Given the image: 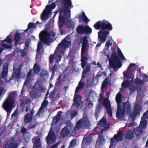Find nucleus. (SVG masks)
<instances>
[{
    "mask_svg": "<svg viewBox=\"0 0 148 148\" xmlns=\"http://www.w3.org/2000/svg\"><path fill=\"white\" fill-rule=\"evenodd\" d=\"M56 2L58 7V10L55 12L53 17H54L59 12L58 25L60 31L63 34V31L62 28L64 26L65 21L71 17L70 8L73 7V6L72 5L71 0H57Z\"/></svg>",
    "mask_w": 148,
    "mask_h": 148,
    "instance_id": "f257e3e1",
    "label": "nucleus"
},
{
    "mask_svg": "<svg viewBox=\"0 0 148 148\" xmlns=\"http://www.w3.org/2000/svg\"><path fill=\"white\" fill-rule=\"evenodd\" d=\"M79 43L82 44L81 52V66L84 69L83 73H86L90 71L91 64L87 63L88 60V52L89 48L88 41L86 36L82 37L80 38Z\"/></svg>",
    "mask_w": 148,
    "mask_h": 148,
    "instance_id": "f03ea898",
    "label": "nucleus"
},
{
    "mask_svg": "<svg viewBox=\"0 0 148 148\" xmlns=\"http://www.w3.org/2000/svg\"><path fill=\"white\" fill-rule=\"evenodd\" d=\"M121 99V94L119 92L117 95L116 98L118 106L116 116L118 119H121L123 118L125 112L127 113H129L131 109V104L128 101L122 103V106H121L120 103L122 101Z\"/></svg>",
    "mask_w": 148,
    "mask_h": 148,
    "instance_id": "7ed1b4c3",
    "label": "nucleus"
},
{
    "mask_svg": "<svg viewBox=\"0 0 148 148\" xmlns=\"http://www.w3.org/2000/svg\"><path fill=\"white\" fill-rule=\"evenodd\" d=\"M14 93L13 92H11L3 104V107L7 112V115L10 114L14 106Z\"/></svg>",
    "mask_w": 148,
    "mask_h": 148,
    "instance_id": "20e7f679",
    "label": "nucleus"
},
{
    "mask_svg": "<svg viewBox=\"0 0 148 148\" xmlns=\"http://www.w3.org/2000/svg\"><path fill=\"white\" fill-rule=\"evenodd\" d=\"M56 33L53 31L50 32V34L47 31L45 30L41 31L39 34V39L44 43H49L51 39V36L54 37L55 36Z\"/></svg>",
    "mask_w": 148,
    "mask_h": 148,
    "instance_id": "39448f33",
    "label": "nucleus"
},
{
    "mask_svg": "<svg viewBox=\"0 0 148 148\" xmlns=\"http://www.w3.org/2000/svg\"><path fill=\"white\" fill-rule=\"evenodd\" d=\"M111 56L112 59L109 60V65L110 67L115 69L116 68L118 69L121 68L122 63L116 55V53L112 52Z\"/></svg>",
    "mask_w": 148,
    "mask_h": 148,
    "instance_id": "423d86ee",
    "label": "nucleus"
},
{
    "mask_svg": "<svg viewBox=\"0 0 148 148\" xmlns=\"http://www.w3.org/2000/svg\"><path fill=\"white\" fill-rule=\"evenodd\" d=\"M56 2L53 3L49 5H47L41 15V19L42 20L47 19L48 18L49 15L51 12L52 9L55 8L56 7Z\"/></svg>",
    "mask_w": 148,
    "mask_h": 148,
    "instance_id": "0eeeda50",
    "label": "nucleus"
},
{
    "mask_svg": "<svg viewBox=\"0 0 148 148\" xmlns=\"http://www.w3.org/2000/svg\"><path fill=\"white\" fill-rule=\"evenodd\" d=\"M83 115V119H82L79 120L76 123L74 130H80L81 128L85 127L88 126L89 124L88 118L87 115H86L84 117Z\"/></svg>",
    "mask_w": 148,
    "mask_h": 148,
    "instance_id": "6e6552de",
    "label": "nucleus"
},
{
    "mask_svg": "<svg viewBox=\"0 0 148 148\" xmlns=\"http://www.w3.org/2000/svg\"><path fill=\"white\" fill-rule=\"evenodd\" d=\"M142 109V107L139 104L137 103L134 105L133 112H131L130 115L131 120L133 121H135L136 116L137 115H139Z\"/></svg>",
    "mask_w": 148,
    "mask_h": 148,
    "instance_id": "1a4fd4ad",
    "label": "nucleus"
},
{
    "mask_svg": "<svg viewBox=\"0 0 148 148\" xmlns=\"http://www.w3.org/2000/svg\"><path fill=\"white\" fill-rule=\"evenodd\" d=\"M8 66L9 64L8 63H5L4 64L3 67V69L0 74V78L5 80L7 79L8 73Z\"/></svg>",
    "mask_w": 148,
    "mask_h": 148,
    "instance_id": "9d476101",
    "label": "nucleus"
},
{
    "mask_svg": "<svg viewBox=\"0 0 148 148\" xmlns=\"http://www.w3.org/2000/svg\"><path fill=\"white\" fill-rule=\"evenodd\" d=\"M15 138L14 137H12L8 143L5 145V148H18V144L16 142H14Z\"/></svg>",
    "mask_w": 148,
    "mask_h": 148,
    "instance_id": "9b49d317",
    "label": "nucleus"
},
{
    "mask_svg": "<svg viewBox=\"0 0 148 148\" xmlns=\"http://www.w3.org/2000/svg\"><path fill=\"white\" fill-rule=\"evenodd\" d=\"M109 31H101L98 33V39L101 43H104L106 40L107 36L109 34Z\"/></svg>",
    "mask_w": 148,
    "mask_h": 148,
    "instance_id": "f8f14e48",
    "label": "nucleus"
},
{
    "mask_svg": "<svg viewBox=\"0 0 148 148\" xmlns=\"http://www.w3.org/2000/svg\"><path fill=\"white\" fill-rule=\"evenodd\" d=\"M55 134L50 131L46 137L47 143L48 145L53 144L55 142Z\"/></svg>",
    "mask_w": 148,
    "mask_h": 148,
    "instance_id": "ddd939ff",
    "label": "nucleus"
},
{
    "mask_svg": "<svg viewBox=\"0 0 148 148\" xmlns=\"http://www.w3.org/2000/svg\"><path fill=\"white\" fill-rule=\"evenodd\" d=\"M136 64L135 63H130L128 68L126 72L125 73L124 72H123L124 77L128 79H131L132 80L133 79L134 76H132V74L130 71V69L131 67H133L135 66Z\"/></svg>",
    "mask_w": 148,
    "mask_h": 148,
    "instance_id": "4468645a",
    "label": "nucleus"
},
{
    "mask_svg": "<svg viewBox=\"0 0 148 148\" xmlns=\"http://www.w3.org/2000/svg\"><path fill=\"white\" fill-rule=\"evenodd\" d=\"M34 108L30 110V113H28L25 116L24 122L25 123H28L31 122L33 119V115L34 114V111L33 110Z\"/></svg>",
    "mask_w": 148,
    "mask_h": 148,
    "instance_id": "2eb2a0df",
    "label": "nucleus"
},
{
    "mask_svg": "<svg viewBox=\"0 0 148 148\" xmlns=\"http://www.w3.org/2000/svg\"><path fill=\"white\" fill-rule=\"evenodd\" d=\"M112 24L109 22L105 20L102 21L101 24L102 30H105L108 29L109 30H112Z\"/></svg>",
    "mask_w": 148,
    "mask_h": 148,
    "instance_id": "dca6fc26",
    "label": "nucleus"
},
{
    "mask_svg": "<svg viewBox=\"0 0 148 148\" xmlns=\"http://www.w3.org/2000/svg\"><path fill=\"white\" fill-rule=\"evenodd\" d=\"M46 97H45V99L42 102L40 107L39 108L38 112L36 114V115L38 116H40L41 113H43L44 112L43 110L46 108L48 104V101L46 100Z\"/></svg>",
    "mask_w": 148,
    "mask_h": 148,
    "instance_id": "f3484780",
    "label": "nucleus"
},
{
    "mask_svg": "<svg viewBox=\"0 0 148 148\" xmlns=\"http://www.w3.org/2000/svg\"><path fill=\"white\" fill-rule=\"evenodd\" d=\"M108 99L107 98H105L104 99L103 102L102 104L107 109V110L108 114L110 116H112V109L110 105L108 104Z\"/></svg>",
    "mask_w": 148,
    "mask_h": 148,
    "instance_id": "a211bd4d",
    "label": "nucleus"
},
{
    "mask_svg": "<svg viewBox=\"0 0 148 148\" xmlns=\"http://www.w3.org/2000/svg\"><path fill=\"white\" fill-rule=\"evenodd\" d=\"M33 143V148H42V143L40 139L38 137H34L32 139Z\"/></svg>",
    "mask_w": 148,
    "mask_h": 148,
    "instance_id": "6ab92c4d",
    "label": "nucleus"
},
{
    "mask_svg": "<svg viewBox=\"0 0 148 148\" xmlns=\"http://www.w3.org/2000/svg\"><path fill=\"white\" fill-rule=\"evenodd\" d=\"M81 96L75 94L74 96L73 105L75 106L76 108H77L80 106V99H79V97Z\"/></svg>",
    "mask_w": 148,
    "mask_h": 148,
    "instance_id": "aec40b11",
    "label": "nucleus"
},
{
    "mask_svg": "<svg viewBox=\"0 0 148 148\" xmlns=\"http://www.w3.org/2000/svg\"><path fill=\"white\" fill-rule=\"evenodd\" d=\"M70 42L65 39H64L58 45V47L66 48L68 47Z\"/></svg>",
    "mask_w": 148,
    "mask_h": 148,
    "instance_id": "412c9836",
    "label": "nucleus"
},
{
    "mask_svg": "<svg viewBox=\"0 0 148 148\" xmlns=\"http://www.w3.org/2000/svg\"><path fill=\"white\" fill-rule=\"evenodd\" d=\"M61 113L62 112L59 111L57 114L53 117L51 122L52 125H54L59 121Z\"/></svg>",
    "mask_w": 148,
    "mask_h": 148,
    "instance_id": "4be33fe9",
    "label": "nucleus"
},
{
    "mask_svg": "<svg viewBox=\"0 0 148 148\" xmlns=\"http://www.w3.org/2000/svg\"><path fill=\"white\" fill-rule=\"evenodd\" d=\"M125 136L126 138L131 140L132 139L134 136V134L133 132L131 130H127L125 134Z\"/></svg>",
    "mask_w": 148,
    "mask_h": 148,
    "instance_id": "5701e85b",
    "label": "nucleus"
},
{
    "mask_svg": "<svg viewBox=\"0 0 148 148\" xmlns=\"http://www.w3.org/2000/svg\"><path fill=\"white\" fill-rule=\"evenodd\" d=\"M124 134L122 133L121 131H119L117 134L114 135V137L116 140L117 141H121L123 140Z\"/></svg>",
    "mask_w": 148,
    "mask_h": 148,
    "instance_id": "b1692460",
    "label": "nucleus"
},
{
    "mask_svg": "<svg viewBox=\"0 0 148 148\" xmlns=\"http://www.w3.org/2000/svg\"><path fill=\"white\" fill-rule=\"evenodd\" d=\"M58 63H56L52 67H50L49 68V71H52V74L50 78L51 79H53L56 71L57 70L58 68Z\"/></svg>",
    "mask_w": 148,
    "mask_h": 148,
    "instance_id": "393cba45",
    "label": "nucleus"
},
{
    "mask_svg": "<svg viewBox=\"0 0 148 148\" xmlns=\"http://www.w3.org/2000/svg\"><path fill=\"white\" fill-rule=\"evenodd\" d=\"M85 25H79L76 29V31L78 34H84Z\"/></svg>",
    "mask_w": 148,
    "mask_h": 148,
    "instance_id": "a878e982",
    "label": "nucleus"
},
{
    "mask_svg": "<svg viewBox=\"0 0 148 148\" xmlns=\"http://www.w3.org/2000/svg\"><path fill=\"white\" fill-rule=\"evenodd\" d=\"M36 89L38 91L44 92L46 90V89L42 86V83L41 82H38L35 84Z\"/></svg>",
    "mask_w": 148,
    "mask_h": 148,
    "instance_id": "bb28decb",
    "label": "nucleus"
},
{
    "mask_svg": "<svg viewBox=\"0 0 148 148\" xmlns=\"http://www.w3.org/2000/svg\"><path fill=\"white\" fill-rule=\"evenodd\" d=\"M108 79L106 78L103 81L101 87V92L104 93V91L106 90L107 88V86L108 84Z\"/></svg>",
    "mask_w": 148,
    "mask_h": 148,
    "instance_id": "cd10ccee",
    "label": "nucleus"
},
{
    "mask_svg": "<svg viewBox=\"0 0 148 148\" xmlns=\"http://www.w3.org/2000/svg\"><path fill=\"white\" fill-rule=\"evenodd\" d=\"M69 134V131L66 126H65L61 130V134L62 137H65Z\"/></svg>",
    "mask_w": 148,
    "mask_h": 148,
    "instance_id": "c85d7f7f",
    "label": "nucleus"
},
{
    "mask_svg": "<svg viewBox=\"0 0 148 148\" xmlns=\"http://www.w3.org/2000/svg\"><path fill=\"white\" fill-rule=\"evenodd\" d=\"M134 131L135 135L136 136H139L143 132V128L140 127H138L134 130Z\"/></svg>",
    "mask_w": 148,
    "mask_h": 148,
    "instance_id": "c756f323",
    "label": "nucleus"
},
{
    "mask_svg": "<svg viewBox=\"0 0 148 148\" xmlns=\"http://www.w3.org/2000/svg\"><path fill=\"white\" fill-rule=\"evenodd\" d=\"M107 120L106 118H102L98 123L99 126L101 127H106L107 125Z\"/></svg>",
    "mask_w": 148,
    "mask_h": 148,
    "instance_id": "7c9ffc66",
    "label": "nucleus"
},
{
    "mask_svg": "<svg viewBox=\"0 0 148 148\" xmlns=\"http://www.w3.org/2000/svg\"><path fill=\"white\" fill-rule=\"evenodd\" d=\"M67 27L69 29H73L75 27V23L71 20H69L66 22Z\"/></svg>",
    "mask_w": 148,
    "mask_h": 148,
    "instance_id": "2f4dec72",
    "label": "nucleus"
},
{
    "mask_svg": "<svg viewBox=\"0 0 148 148\" xmlns=\"http://www.w3.org/2000/svg\"><path fill=\"white\" fill-rule=\"evenodd\" d=\"M92 32V29L88 25H85L84 34L87 35Z\"/></svg>",
    "mask_w": 148,
    "mask_h": 148,
    "instance_id": "473e14b6",
    "label": "nucleus"
},
{
    "mask_svg": "<svg viewBox=\"0 0 148 148\" xmlns=\"http://www.w3.org/2000/svg\"><path fill=\"white\" fill-rule=\"evenodd\" d=\"M84 85L85 84L83 82H81V81H80L79 82L78 86L76 88L75 94H76V93L78 92L79 90L83 88Z\"/></svg>",
    "mask_w": 148,
    "mask_h": 148,
    "instance_id": "72a5a7b5",
    "label": "nucleus"
},
{
    "mask_svg": "<svg viewBox=\"0 0 148 148\" xmlns=\"http://www.w3.org/2000/svg\"><path fill=\"white\" fill-rule=\"evenodd\" d=\"M117 52L118 56L121 60H126L121 52V49L118 47V48Z\"/></svg>",
    "mask_w": 148,
    "mask_h": 148,
    "instance_id": "f704fd0d",
    "label": "nucleus"
},
{
    "mask_svg": "<svg viewBox=\"0 0 148 148\" xmlns=\"http://www.w3.org/2000/svg\"><path fill=\"white\" fill-rule=\"evenodd\" d=\"M33 70L34 73L38 74L40 71V67L38 64L35 63L33 66Z\"/></svg>",
    "mask_w": 148,
    "mask_h": 148,
    "instance_id": "c9c22d12",
    "label": "nucleus"
},
{
    "mask_svg": "<svg viewBox=\"0 0 148 148\" xmlns=\"http://www.w3.org/2000/svg\"><path fill=\"white\" fill-rule=\"evenodd\" d=\"M91 141V139L89 137H84L82 142V145H89Z\"/></svg>",
    "mask_w": 148,
    "mask_h": 148,
    "instance_id": "e433bc0d",
    "label": "nucleus"
},
{
    "mask_svg": "<svg viewBox=\"0 0 148 148\" xmlns=\"http://www.w3.org/2000/svg\"><path fill=\"white\" fill-rule=\"evenodd\" d=\"M144 81L140 79L139 78L136 77L135 79L134 83L138 86H141L144 84Z\"/></svg>",
    "mask_w": 148,
    "mask_h": 148,
    "instance_id": "4c0bfd02",
    "label": "nucleus"
},
{
    "mask_svg": "<svg viewBox=\"0 0 148 148\" xmlns=\"http://www.w3.org/2000/svg\"><path fill=\"white\" fill-rule=\"evenodd\" d=\"M102 23V21H97L94 25V28L97 30H99L101 28V29Z\"/></svg>",
    "mask_w": 148,
    "mask_h": 148,
    "instance_id": "58836bf2",
    "label": "nucleus"
},
{
    "mask_svg": "<svg viewBox=\"0 0 148 148\" xmlns=\"http://www.w3.org/2000/svg\"><path fill=\"white\" fill-rule=\"evenodd\" d=\"M20 35V33H16L15 34L14 40H15V43L16 45L18 44V42L21 39Z\"/></svg>",
    "mask_w": 148,
    "mask_h": 148,
    "instance_id": "ea45409f",
    "label": "nucleus"
},
{
    "mask_svg": "<svg viewBox=\"0 0 148 148\" xmlns=\"http://www.w3.org/2000/svg\"><path fill=\"white\" fill-rule=\"evenodd\" d=\"M130 82L129 80H127L124 81L121 84L122 87L124 88H128L130 85Z\"/></svg>",
    "mask_w": 148,
    "mask_h": 148,
    "instance_id": "a19ab883",
    "label": "nucleus"
},
{
    "mask_svg": "<svg viewBox=\"0 0 148 148\" xmlns=\"http://www.w3.org/2000/svg\"><path fill=\"white\" fill-rule=\"evenodd\" d=\"M112 39L111 37H110L109 39L106 41L105 45L108 48L110 46H112Z\"/></svg>",
    "mask_w": 148,
    "mask_h": 148,
    "instance_id": "79ce46f5",
    "label": "nucleus"
},
{
    "mask_svg": "<svg viewBox=\"0 0 148 148\" xmlns=\"http://www.w3.org/2000/svg\"><path fill=\"white\" fill-rule=\"evenodd\" d=\"M20 73H21L15 71L14 73V76L13 77L12 76L10 79V80H12L14 78V77H15L16 79L20 78L21 77Z\"/></svg>",
    "mask_w": 148,
    "mask_h": 148,
    "instance_id": "37998d69",
    "label": "nucleus"
},
{
    "mask_svg": "<svg viewBox=\"0 0 148 148\" xmlns=\"http://www.w3.org/2000/svg\"><path fill=\"white\" fill-rule=\"evenodd\" d=\"M36 25H34V23L30 22L28 25L27 29H29L31 28L32 29H36Z\"/></svg>",
    "mask_w": 148,
    "mask_h": 148,
    "instance_id": "c03bdc74",
    "label": "nucleus"
},
{
    "mask_svg": "<svg viewBox=\"0 0 148 148\" xmlns=\"http://www.w3.org/2000/svg\"><path fill=\"white\" fill-rule=\"evenodd\" d=\"M30 94L31 98H34L38 95V93L36 91L32 90L30 92Z\"/></svg>",
    "mask_w": 148,
    "mask_h": 148,
    "instance_id": "a18cd8bd",
    "label": "nucleus"
},
{
    "mask_svg": "<svg viewBox=\"0 0 148 148\" xmlns=\"http://www.w3.org/2000/svg\"><path fill=\"white\" fill-rule=\"evenodd\" d=\"M31 42L30 39H27L25 43L24 50H27L29 48V45L30 44Z\"/></svg>",
    "mask_w": 148,
    "mask_h": 148,
    "instance_id": "49530a36",
    "label": "nucleus"
},
{
    "mask_svg": "<svg viewBox=\"0 0 148 148\" xmlns=\"http://www.w3.org/2000/svg\"><path fill=\"white\" fill-rule=\"evenodd\" d=\"M111 125L110 123H108V125L104 127L102 129H101V132H100V134L99 135H103V132L108 130L110 128V126Z\"/></svg>",
    "mask_w": 148,
    "mask_h": 148,
    "instance_id": "de8ad7c7",
    "label": "nucleus"
},
{
    "mask_svg": "<svg viewBox=\"0 0 148 148\" xmlns=\"http://www.w3.org/2000/svg\"><path fill=\"white\" fill-rule=\"evenodd\" d=\"M38 125V123L37 121H35L32 123L31 124L28 126V128L29 129L33 128L36 127Z\"/></svg>",
    "mask_w": 148,
    "mask_h": 148,
    "instance_id": "09e8293b",
    "label": "nucleus"
},
{
    "mask_svg": "<svg viewBox=\"0 0 148 148\" xmlns=\"http://www.w3.org/2000/svg\"><path fill=\"white\" fill-rule=\"evenodd\" d=\"M5 42H6L8 43H10L12 42V39L10 38V37L9 36H8L5 39L2 40V42L3 43Z\"/></svg>",
    "mask_w": 148,
    "mask_h": 148,
    "instance_id": "8fccbe9b",
    "label": "nucleus"
},
{
    "mask_svg": "<svg viewBox=\"0 0 148 148\" xmlns=\"http://www.w3.org/2000/svg\"><path fill=\"white\" fill-rule=\"evenodd\" d=\"M40 42L37 45V51L38 53L40 51L42 45V43H44L42 41H41L40 39Z\"/></svg>",
    "mask_w": 148,
    "mask_h": 148,
    "instance_id": "3c124183",
    "label": "nucleus"
},
{
    "mask_svg": "<svg viewBox=\"0 0 148 148\" xmlns=\"http://www.w3.org/2000/svg\"><path fill=\"white\" fill-rule=\"evenodd\" d=\"M147 121L145 119H141V121L140 122V125L141 126L145 128L147 125Z\"/></svg>",
    "mask_w": 148,
    "mask_h": 148,
    "instance_id": "603ef678",
    "label": "nucleus"
},
{
    "mask_svg": "<svg viewBox=\"0 0 148 148\" xmlns=\"http://www.w3.org/2000/svg\"><path fill=\"white\" fill-rule=\"evenodd\" d=\"M138 88L136 86L134 85H131L129 88V89L132 93L134 92Z\"/></svg>",
    "mask_w": 148,
    "mask_h": 148,
    "instance_id": "864d4df0",
    "label": "nucleus"
},
{
    "mask_svg": "<svg viewBox=\"0 0 148 148\" xmlns=\"http://www.w3.org/2000/svg\"><path fill=\"white\" fill-rule=\"evenodd\" d=\"M85 16V13L83 12H82L81 13L79 14L78 18L79 19L80 21H82Z\"/></svg>",
    "mask_w": 148,
    "mask_h": 148,
    "instance_id": "5fc2aeb1",
    "label": "nucleus"
},
{
    "mask_svg": "<svg viewBox=\"0 0 148 148\" xmlns=\"http://www.w3.org/2000/svg\"><path fill=\"white\" fill-rule=\"evenodd\" d=\"M48 73L46 71H42L40 73L41 77H45L48 75Z\"/></svg>",
    "mask_w": 148,
    "mask_h": 148,
    "instance_id": "6e6d98bb",
    "label": "nucleus"
},
{
    "mask_svg": "<svg viewBox=\"0 0 148 148\" xmlns=\"http://www.w3.org/2000/svg\"><path fill=\"white\" fill-rule=\"evenodd\" d=\"M54 56L53 55H51L49 57V60L50 64H53L54 62Z\"/></svg>",
    "mask_w": 148,
    "mask_h": 148,
    "instance_id": "4d7b16f0",
    "label": "nucleus"
},
{
    "mask_svg": "<svg viewBox=\"0 0 148 148\" xmlns=\"http://www.w3.org/2000/svg\"><path fill=\"white\" fill-rule=\"evenodd\" d=\"M148 117V111H146L143 114L141 118L142 119H146Z\"/></svg>",
    "mask_w": 148,
    "mask_h": 148,
    "instance_id": "13d9d810",
    "label": "nucleus"
},
{
    "mask_svg": "<svg viewBox=\"0 0 148 148\" xmlns=\"http://www.w3.org/2000/svg\"><path fill=\"white\" fill-rule=\"evenodd\" d=\"M1 46L7 49H11L12 47V46L10 45H8L5 43H3L1 45Z\"/></svg>",
    "mask_w": 148,
    "mask_h": 148,
    "instance_id": "bf43d9fd",
    "label": "nucleus"
},
{
    "mask_svg": "<svg viewBox=\"0 0 148 148\" xmlns=\"http://www.w3.org/2000/svg\"><path fill=\"white\" fill-rule=\"evenodd\" d=\"M99 141L100 143L103 142L105 140L104 136L103 135H98Z\"/></svg>",
    "mask_w": 148,
    "mask_h": 148,
    "instance_id": "052dcab7",
    "label": "nucleus"
},
{
    "mask_svg": "<svg viewBox=\"0 0 148 148\" xmlns=\"http://www.w3.org/2000/svg\"><path fill=\"white\" fill-rule=\"evenodd\" d=\"M31 79V76H27L26 79L24 83V85L28 84L30 81Z\"/></svg>",
    "mask_w": 148,
    "mask_h": 148,
    "instance_id": "680f3d73",
    "label": "nucleus"
},
{
    "mask_svg": "<svg viewBox=\"0 0 148 148\" xmlns=\"http://www.w3.org/2000/svg\"><path fill=\"white\" fill-rule=\"evenodd\" d=\"M101 108V107L99 105L98 106V107L96 108V109L95 113V115L99 114L100 113Z\"/></svg>",
    "mask_w": 148,
    "mask_h": 148,
    "instance_id": "e2e57ef3",
    "label": "nucleus"
},
{
    "mask_svg": "<svg viewBox=\"0 0 148 148\" xmlns=\"http://www.w3.org/2000/svg\"><path fill=\"white\" fill-rule=\"evenodd\" d=\"M6 91V90H5L3 87H0V96L3 94H4Z\"/></svg>",
    "mask_w": 148,
    "mask_h": 148,
    "instance_id": "0e129e2a",
    "label": "nucleus"
},
{
    "mask_svg": "<svg viewBox=\"0 0 148 148\" xmlns=\"http://www.w3.org/2000/svg\"><path fill=\"white\" fill-rule=\"evenodd\" d=\"M20 107L21 108H24L25 107L26 104H25V102L24 101V100L23 99L21 100L20 101Z\"/></svg>",
    "mask_w": 148,
    "mask_h": 148,
    "instance_id": "69168bd1",
    "label": "nucleus"
},
{
    "mask_svg": "<svg viewBox=\"0 0 148 148\" xmlns=\"http://www.w3.org/2000/svg\"><path fill=\"white\" fill-rule=\"evenodd\" d=\"M58 81H57L55 84V87H58L60 85L62 82V81L59 80H57Z\"/></svg>",
    "mask_w": 148,
    "mask_h": 148,
    "instance_id": "338daca9",
    "label": "nucleus"
},
{
    "mask_svg": "<svg viewBox=\"0 0 148 148\" xmlns=\"http://www.w3.org/2000/svg\"><path fill=\"white\" fill-rule=\"evenodd\" d=\"M76 143L75 140L73 139L70 142L69 144V147H71L75 145Z\"/></svg>",
    "mask_w": 148,
    "mask_h": 148,
    "instance_id": "774afa93",
    "label": "nucleus"
}]
</instances>
